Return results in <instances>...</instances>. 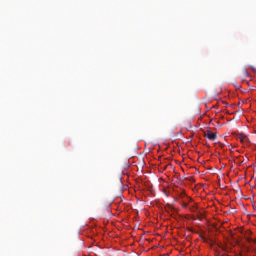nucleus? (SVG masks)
Segmentation results:
<instances>
[{
    "instance_id": "obj_1",
    "label": "nucleus",
    "mask_w": 256,
    "mask_h": 256,
    "mask_svg": "<svg viewBox=\"0 0 256 256\" xmlns=\"http://www.w3.org/2000/svg\"><path fill=\"white\" fill-rule=\"evenodd\" d=\"M204 137L208 138L209 141H215L217 139V134L211 132L210 130H207L204 133Z\"/></svg>"
},
{
    "instance_id": "obj_2",
    "label": "nucleus",
    "mask_w": 256,
    "mask_h": 256,
    "mask_svg": "<svg viewBox=\"0 0 256 256\" xmlns=\"http://www.w3.org/2000/svg\"><path fill=\"white\" fill-rule=\"evenodd\" d=\"M237 139L240 143H248L249 138L245 134H238Z\"/></svg>"
},
{
    "instance_id": "obj_3",
    "label": "nucleus",
    "mask_w": 256,
    "mask_h": 256,
    "mask_svg": "<svg viewBox=\"0 0 256 256\" xmlns=\"http://www.w3.org/2000/svg\"><path fill=\"white\" fill-rule=\"evenodd\" d=\"M180 197H181L182 201H186V203H188V205H191V203H193V199L190 198L189 196H187L185 193H181Z\"/></svg>"
},
{
    "instance_id": "obj_4",
    "label": "nucleus",
    "mask_w": 256,
    "mask_h": 256,
    "mask_svg": "<svg viewBox=\"0 0 256 256\" xmlns=\"http://www.w3.org/2000/svg\"><path fill=\"white\" fill-rule=\"evenodd\" d=\"M188 208H189V211H191V213H197V204L195 203L190 204Z\"/></svg>"
},
{
    "instance_id": "obj_5",
    "label": "nucleus",
    "mask_w": 256,
    "mask_h": 256,
    "mask_svg": "<svg viewBox=\"0 0 256 256\" xmlns=\"http://www.w3.org/2000/svg\"><path fill=\"white\" fill-rule=\"evenodd\" d=\"M182 207L183 209H187V207H189V202L182 200Z\"/></svg>"
},
{
    "instance_id": "obj_6",
    "label": "nucleus",
    "mask_w": 256,
    "mask_h": 256,
    "mask_svg": "<svg viewBox=\"0 0 256 256\" xmlns=\"http://www.w3.org/2000/svg\"><path fill=\"white\" fill-rule=\"evenodd\" d=\"M242 75H243V77H249V72L247 71V69H244L242 71Z\"/></svg>"
},
{
    "instance_id": "obj_7",
    "label": "nucleus",
    "mask_w": 256,
    "mask_h": 256,
    "mask_svg": "<svg viewBox=\"0 0 256 256\" xmlns=\"http://www.w3.org/2000/svg\"><path fill=\"white\" fill-rule=\"evenodd\" d=\"M200 237L203 239L204 243H207V238H205V236L200 235Z\"/></svg>"
},
{
    "instance_id": "obj_8",
    "label": "nucleus",
    "mask_w": 256,
    "mask_h": 256,
    "mask_svg": "<svg viewBox=\"0 0 256 256\" xmlns=\"http://www.w3.org/2000/svg\"><path fill=\"white\" fill-rule=\"evenodd\" d=\"M250 69H251L254 73H256V68H255V67L251 66Z\"/></svg>"
}]
</instances>
